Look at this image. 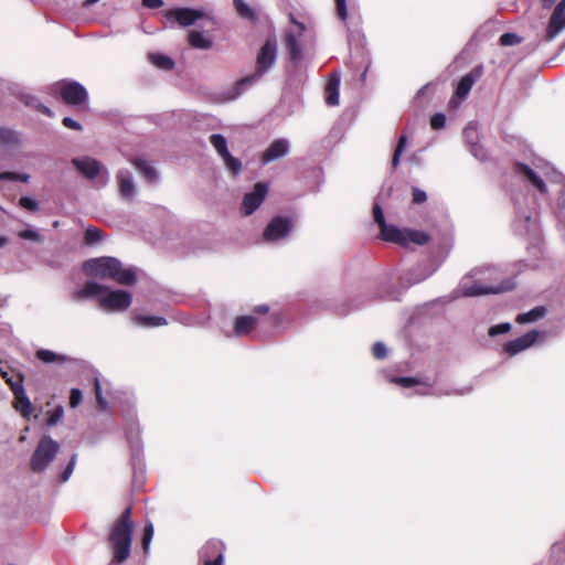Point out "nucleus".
Wrapping results in <instances>:
<instances>
[{
	"mask_svg": "<svg viewBox=\"0 0 565 565\" xmlns=\"http://www.w3.org/2000/svg\"><path fill=\"white\" fill-rule=\"evenodd\" d=\"M502 277L503 271L499 267H476L461 278L455 292L463 297H476L513 289L514 282L511 279H502Z\"/></svg>",
	"mask_w": 565,
	"mask_h": 565,
	"instance_id": "f257e3e1",
	"label": "nucleus"
},
{
	"mask_svg": "<svg viewBox=\"0 0 565 565\" xmlns=\"http://www.w3.org/2000/svg\"><path fill=\"white\" fill-rule=\"evenodd\" d=\"M514 170L518 175L531 184L542 195L547 193L545 181L562 185L557 199V215L559 221L565 223V177L543 159L536 160L534 168L518 162L515 163Z\"/></svg>",
	"mask_w": 565,
	"mask_h": 565,
	"instance_id": "f03ea898",
	"label": "nucleus"
},
{
	"mask_svg": "<svg viewBox=\"0 0 565 565\" xmlns=\"http://www.w3.org/2000/svg\"><path fill=\"white\" fill-rule=\"evenodd\" d=\"M73 300L81 301L96 298L100 309L107 312H121L127 310L132 302V295L122 289L110 290L96 281L88 280L82 289L73 292Z\"/></svg>",
	"mask_w": 565,
	"mask_h": 565,
	"instance_id": "7ed1b4c3",
	"label": "nucleus"
},
{
	"mask_svg": "<svg viewBox=\"0 0 565 565\" xmlns=\"http://www.w3.org/2000/svg\"><path fill=\"white\" fill-rule=\"evenodd\" d=\"M278 56L276 39H268L262 45L256 57L255 71L238 79L224 95L226 100H235L244 94L253 84L259 82L275 65Z\"/></svg>",
	"mask_w": 565,
	"mask_h": 565,
	"instance_id": "20e7f679",
	"label": "nucleus"
},
{
	"mask_svg": "<svg viewBox=\"0 0 565 565\" xmlns=\"http://www.w3.org/2000/svg\"><path fill=\"white\" fill-rule=\"evenodd\" d=\"M83 269L89 277L110 279L122 286H134L137 282V269L134 266L124 267L116 257L90 258L84 263Z\"/></svg>",
	"mask_w": 565,
	"mask_h": 565,
	"instance_id": "39448f33",
	"label": "nucleus"
},
{
	"mask_svg": "<svg viewBox=\"0 0 565 565\" xmlns=\"http://www.w3.org/2000/svg\"><path fill=\"white\" fill-rule=\"evenodd\" d=\"M132 533L134 522L131 521V508L128 507L115 522L109 534L115 562L122 563L129 557Z\"/></svg>",
	"mask_w": 565,
	"mask_h": 565,
	"instance_id": "423d86ee",
	"label": "nucleus"
},
{
	"mask_svg": "<svg viewBox=\"0 0 565 565\" xmlns=\"http://www.w3.org/2000/svg\"><path fill=\"white\" fill-rule=\"evenodd\" d=\"M515 217L513 228L518 235L525 236L536 230L535 202L532 198L523 195L514 198Z\"/></svg>",
	"mask_w": 565,
	"mask_h": 565,
	"instance_id": "0eeeda50",
	"label": "nucleus"
},
{
	"mask_svg": "<svg viewBox=\"0 0 565 565\" xmlns=\"http://www.w3.org/2000/svg\"><path fill=\"white\" fill-rule=\"evenodd\" d=\"M290 25L285 30L284 43L289 61L297 67L303 58L302 36L306 25L298 21L292 13L289 14Z\"/></svg>",
	"mask_w": 565,
	"mask_h": 565,
	"instance_id": "6e6552de",
	"label": "nucleus"
},
{
	"mask_svg": "<svg viewBox=\"0 0 565 565\" xmlns=\"http://www.w3.org/2000/svg\"><path fill=\"white\" fill-rule=\"evenodd\" d=\"M380 236L383 241L407 246L409 243L424 245L429 241L428 234L417 230H401L395 225L385 223L380 227Z\"/></svg>",
	"mask_w": 565,
	"mask_h": 565,
	"instance_id": "1a4fd4ad",
	"label": "nucleus"
},
{
	"mask_svg": "<svg viewBox=\"0 0 565 565\" xmlns=\"http://www.w3.org/2000/svg\"><path fill=\"white\" fill-rule=\"evenodd\" d=\"M60 450L57 441L50 436H43L30 460L31 470L35 473L43 472L47 466L55 459Z\"/></svg>",
	"mask_w": 565,
	"mask_h": 565,
	"instance_id": "9d476101",
	"label": "nucleus"
},
{
	"mask_svg": "<svg viewBox=\"0 0 565 565\" xmlns=\"http://www.w3.org/2000/svg\"><path fill=\"white\" fill-rule=\"evenodd\" d=\"M295 227V220L291 216H274L263 232V241L275 244L286 239Z\"/></svg>",
	"mask_w": 565,
	"mask_h": 565,
	"instance_id": "9b49d317",
	"label": "nucleus"
},
{
	"mask_svg": "<svg viewBox=\"0 0 565 565\" xmlns=\"http://www.w3.org/2000/svg\"><path fill=\"white\" fill-rule=\"evenodd\" d=\"M72 164L88 180H94L100 175L98 180L99 186H105L109 181L108 170L99 161L92 157L74 158L72 160Z\"/></svg>",
	"mask_w": 565,
	"mask_h": 565,
	"instance_id": "f8f14e48",
	"label": "nucleus"
},
{
	"mask_svg": "<svg viewBox=\"0 0 565 565\" xmlns=\"http://www.w3.org/2000/svg\"><path fill=\"white\" fill-rule=\"evenodd\" d=\"M163 17L170 23H175L179 26L188 28L195 24L196 21L204 19L206 13L202 9L181 7L166 10L163 12Z\"/></svg>",
	"mask_w": 565,
	"mask_h": 565,
	"instance_id": "ddd939ff",
	"label": "nucleus"
},
{
	"mask_svg": "<svg viewBox=\"0 0 565 565\" xmlns=\"http://www.w3.org/2000/svg\"><path fill=\"white\" fill-rule=\"evenodd\" d=\"M56 90L61 98L68 105H82L87 102L86 88L75 81H62L56 84Z\"/></svg>",
	"mask_w": 565,
	"mask_h": 565,
	"instance_id": "4468645a",
	"label": "nucleus"
},
{
	"mask_svg": "<svg viewBox=\"0 0 565 565\" xmlns=\"http://www.w3.org/2000/svg\"><path fill=\"white\" fill-rule=\"evenodd\" d=\"M268 193V186L266 183L258 182L255 184L252 192L244 195L241 212L243 215H252L264 202Z\"/></svg>",
	"mask_w": 565,
	"mask_h": 565,
	"instance_id": "2eb2a0df",
	"label": "nucleus"
},
{
	"mask_svg": "<svg viewBox=\"0 0 565 565\" xmlns=\"http://www.w3.org/2000/svg\"><path fill=\"white\" fill-rule=\"evenodd\" d=\"M126 438L131 449V456L134 460V473L135 479L140 478V482H142L143 478V470L141 467V462L139 459V452L141 450V441L139 437V428L136 426L134 427V423L130 425V427L126 428Z\"/></svg>",
	"mask_w": 565,
	"mask_h": 565,
	"instance_id": "dca6fc26",
	"label": "nucleus"
},
{
	"mask_svg": "<svg viewBox=\"0 0 565 565\" xmlns=\"http://www.w3.org/2000/svg\"><path fill=\"white\" fill-rule=\"evenodd\" d=\"M563 30H565V0H561L550 18L545 32V40L553 41Z\"/></svg>",
	"mask_w": 565,
	"mask_h": 565,
	"instance_id": "f3484780",
	"label": "nucleus"
},
{
	"mask_svg": "<svg viewBox=\"0 0 565 565\" xmlns=\"http://www.w3.org/2000/svg\"><path fill=\"white\" fill-rule=\"evenodd\" d=\"M200 561L203 565H223V544L217 540H210L200 550Z\"/></svg>",
	"mask_w": 565,
	"mask_h": 565,
	"instance_id": "a211bd4d",
	"label": "nucleus"
},
{
	"mask_svg": "<svg viewBox=\"0 0 565 565\" xmlns=\"http://www.w3.org/2000/svg\"><path fill=\"white\" fill-rule=\"evenodd\" d=\"M540 337V332L537 330H531L525 334L516 338L512 341H509L504 345V351L510 355H516L518 353L524 351L525 349L533 345Z\"/></svg>",
	"mask_w": 565,
	"mask_h": 565,
	"instance_id": "6ab92c4d",
	"label": "nucleus"
},
{
	"mask_svg": "<svg viewBox=\"0 0 565 565\" xmlns=\"http://www.w3.org/2000/svg\"><path fill=\"white\" fill-rule=\"evenodd\" d=\"M463 138L469 146L471 154L479 160H484L486 151L479 145V131L476 122L471 121L465 127Z\"/></svg>",
	"mask_w": 565,
	"mask_h": 565,
	"instance_id": "aec40b11",
	"label": "nucleus"
},
{
	"mask_svg": "<svg viewBox=\"0 0 565 565\" xmlns=\"http://www.w3.org/2000/svg\"><path fill=\"white\" fill-rule=\"evenodd\" d=\"M289 141L285 138L277 139L273 141L266 151L262 156V163L268 164L275 160L284 158L289 152Z\"/></svg>",
	"mask_w": 565,
	"mask_h": 565,
	"instance_id": "412c9836",
	"label": "nucleus"
},
{
	"mask_svg": "<svg viewBox=\"0 0 565 565\" xmlns=\"http://www.w3.org/2000/svg\"><path fill=\"white\" fill-rule=\"evenodd\" d=\"M482 75V66H477L472 71H470L468 74L461 77L459 81L455 95L458 98H466L468 94L470 93L472 86L480 78Z\"/></svg>",
	"mask_w": 565,
	"mask_h": 565,
	"instance_id": "4be33fe9",
	"label": "nucleus"
},
{
	"mask_svg": "<svg viewBox=\"0 0 565 565\" xmlns=\"http://www.w3.org/2000/svg\"><path fill=\"white\" fill-rule=\"evenodd\" d=\"M117 180L119 183L120 195L125 200H132L136 194V185L131 171L128 169H120L117 173Z\"/></svg>",
	"mask_w": 565,
	"mask_h": 565,
	"instance_id": "5701e85b",
	"label": "nucleus"
},
{
	"mask_svg": "<svg viewBox=\"0 0 565 565\" xmlns=\"http://www.w3.org/2000/svg\"><path fill=\"white\" fill-rule=\"evenodd\" d=\"M134 164L139 173L142 174L145 180L151 184H157L160 180L159 173L153 166L147 160L135 159Z\"/></svg>",
	"mask_w": 565,
	"mask_h": 565,
	"instance_id": "b1692460",
	"label": "nucleus"
},
{
	"mask_svg": "<svg viewBox=\"0 0 565 565\" xmlns=\"http://www.w3.org/2000/svg\"><path fill=\"white\" fill-rule=\"evenodd\" d=\"M131 321L134 324L141 327V328H156V327L166 326L168 323V321L164 317L148 316V315H141V313L134 315L131 318Z\"/></svg>",
	"mask_w": 565,
	"mask_h": 565,
	"instance_id": "393cba45",
	"label": "nucleus"
},
{
	"mask_svg": "<svg viewBox=\"0 0 565 565\" xmlns=\"http://www.w3.org/2000/svg\"><path fill=\"white\" fill-rule=\"evenodd\" d=\"M35 355L41 362L46 363V364H49V363L63 364V363L75 361L71 356L60 354V353H56V352L47 350V349L38 350Z\"/></svg>",
	"mask_w": 565,
	"mask_h": 565,
	"instance_id": "a878e982",
	"label": "nucleus"
},
{
	"mask_svg": "<svg viewBox=\"0 0 565 565\" xmlns=\"http://www.w3.org/2000/svg\"><path fill=\"white\" fill-rule=\"evenodd\" d=\"M257 318L253 316H241L235 320L234 332L236 335H245L250 333L257 324Z\"/></svg>",
	"mask_w": 565,
	"mask_h": 565,
	"instance_id": "bb28decb",
	"label": "nucleus"
},
{
	"mask_svg": "<svg viewBox=\"0 0 565 565\" xmlns=\"http://www.w3.org/2000/svg\"><path fill=\"white\" fill-rule=\"evenodd\" d=\"M339 85L340 76L334 73L326 87V103L329 106H337L339 104Z\"/></svg>",
	"mask_w": 565,
	"mask_h": 565,
	"instance_id": "cd10ccee",
	"label": "nucleus"
},
{
	"mask_svg": "<svg viewBox=\"0 0 565 565\" xmlns=\"http://www.w3.org/2000/svg\"><path fill=\"white\" fill-rule=\"evenodd\" d=\"M189 44L199 50H210L213 46V41L210 38H206L203 32L200 31H191L188 35Z\"/></svg>",
	"mask_w": 565,
	"mask_h": 565,
	"instance_id": "c85d7f7f",
	"label": "nucleus"
},
{
	"mask_svg": "<svg viewBox=\"0 0 565 565\" xmlns=\"http://www.w3.org/2000/svg\"><path fill=\"white\" fill-rule=\"evenodd\" d=\"M14 398H15V405H14L15 409L24 418H29L33 411V407H32V403H31L30 398L25 394L24 388H19V396H17Z\"/></svg>",
	"mask_w": 565,
	"mask_h": 565,
	"instance_id": "c756f323",
	"label": "nucleus"
},
{
	"mask_svg": "<svg viewBox=\"0 0 565 565\" xmlns=\"http://www.w3.org/2000/svg\"><path fill=\"white\" fill-rule=\"evenodd\" d=\"M149 61L158 68L164 71H171L174 67V61L164 54L160 53H149Z\"/></svg>",
	"mask_w": 565,
	"mask_h": 565,
	"instance_id": "7c9ffc66",
	"label": "nucleus"
},
{
	"mask_svg": "<svg viewBox=\"0 0 565 565\" xmlns=\"http://www.w3.org/2000/svg\"><path fill=\"white\" fill-rule=\"evenodd\" d=\"M545 313H546V309L542 306H539V307L531 309L527 312L520 313L516 317V322H519V323L535 322L539 319L543 318L545 316Z\"/></svg>",
	"mask_w": 565,
	"mask_h": 565,
	"instance_id": "2f4dec72",
	"label": "nucleus"
},
{
	"mask_svg": "<svg viewBox=\"0 0 565 565\" xmlns=\"http://www.w3.org/2000/svg\"><path fill=\"white\" fill-rule=\"evenodd\" d=\"M234 4L236 8L237 13L243 18L250 22H257L258 15L256 11L250 8L247 3H245L243 0H234Z\"/></svg>",
	"mask_w": 565,
	"mask_h": 565,
	"instance_id": "473e14b6",
	"label": "nucleus"
},
{
	"mask_svg": "<svg viewBox=\"0 0 565 565\" xmlns=\"http://www.w3.org/2000/svg\"><path fill=\"white\" fill-rule=\"evenodd\" d=\"M21 100L29 107H33L35 109H38L39 111H41L42 114L44 115H47V116H52V111L51 109L43 105L35 96H32L30 94H22L21 95Z\"/></svg>",
	"mask_w": 565,
	"mask_h": 565,
	"instance_id": "72a5a7b5",
	"label": "nucleus"
},
{
	"mask_svg": "<svg viewBox=\"0 0 565 565\" xmlns=\"http://www.w3.org/2000/svg\"><path fill=\"white\" fill-rule=\"evenodd\" d=\"M20 142L17 131L0 127V146H14Z\"/></svg>",
	"mask_w": 565,
	"mask_h": 565,
	"instance_id": "f704fd0d",
	"label": "nucleus"
},
{
	"mask_svg": "<svg viewBox=\"0 0 565 565\" xmlns=\"http://www.w3.org/2000/svg\"><path fill=\"white\" fill-rule=\"evenodd\" d=\"M210 142L222 158L226 153H228L227 141L226 138L221 134H213L210 136Z\"/></svg>",
	"mask_w": 565,
	"mask_h": 565,
	"instance_id": "c9c22d12",
	"label": "nucleus"
},
{
	"mask_svg": "<svg viewBox=\"0 0 565 565\" xmlns=\"http://www.w3.org/2000/svg\"><path fill=\"white\" fill-rule=\"evenodd\" d=\"M227 170L237 177L242 172V162L239 159L233 157L230 152L222 157Z\"/></svg>",
	"mask_w": 565,
	"mask_h": 565,
	"instance_id": "e433bc0d",
	"label": "nucleus"
},
{
	"mask_svg": "<svg viewBox=\"0 0 565 565\" xmlns=\"http://www.w3.org/2000/svg\"><path fill=\"white\" fill-rule=\"evenodd\" d=\"M103 233L97 227L89 226L85 231L84 241L87 245H93L100 242Z\"/></svg>",
	"mask_w": 565,
	"mask_h": 565,
	"instance_id": "4c0bfd02",
	"label": "nucleus"
},
{
	"mask_svg": "<svg viewBox=\"0 0 565 565\" xmlns=\"http://www.w3.org/2000/svg\"><path fill=\"white\" fill-rule=\"evenodd\" d=\"M407 143V137L405 135H402L398 139V142L396 145V148L394 150L393 159H392V166L393 168H397L399 164L401 156L406 147Z\"/></svg>",
	"mask_w": 565,
	"mask_h": 565,
	"instance_id": "58836bf2",
	"label": "nucleus"
},
{
	"mask_svg": "<svg viewBox=\"0 0 565 565\" xmlns=\"http://www.w3.org/2000/svg\"><path fill=\"white\" fill-rule=\"evenodd\" d=\"M94 391L99 409L107 411L108 403L106 398L103 396L102 384L98 377H95L94 380Z\"/></svg>",
	"mask_w": 565,
	"mask_h": 565,
	"instance_id": "ea45409f",
	"label": "nucleus"
},
{
	"mask_svg": "<svg viewBox=\"0 0 565 565\" xmlns=\"http://www.w3.org/2000/svg\"><path fill=\"white\" fill-rule=\"evenodd\" d=\"M521 41H522V38L519 36L516 33H512V32L503 33L499 39V42L502 46L515 45V44L521 43Z\"/></svg>",
	"mask_w": 565,
	"mask_h": 565,
	"instance_id": "a19ab883",
	"label": "nucleus"
},
{
	"mask_svg": "<svg viewBox=\"0 0 565 565\" xmlns=\"http://www.w3.org/2000/svg\"><path fill=\"white\" fill-rule=\"evenodd\" d=\"M390 382L398 384L403 387H413L420 384L416 377L412 376H395L390 379Z\"/></svg>",
	"mask_w": 565,
	"mask_h": 565,
	"instance_id": "79ce46f5",
	"label": "nucleus"
},
{
	"mask_svg": "<svg viewBox=\"0 0 565 565\" xmlns=\"http://www.w3.org/2000/svg\"><path fill=\"white\" fill-rule=\"evenodd\" d=\"M19 237L26 241L40 243L43 241V236L33 228H26L19 233Z\"/></svg>",
	"mask_w": 565,
	"mask_h": 565,
	"instance_id": "37998d69",
	"label": "nucleus"
},
{
	"mask_svg": "<svg viewBox=\"0 0 565 565\" xmlns=\"http://www.w3.org/2000/svg\"><path fill=\"white\" fill-rule=\"evenodd\" d=\"M152 537H153V525L149 521L146 523V525L143 527L142 547L145 551L149 550Z\"/></svg>",
	"mask_w": 565,
	"mask_h": 565,
	"instance_id": "c03bdc74",
	"label": "nucleus"
},
{
	"mask_svg": "<svg viewBox=\"0 0 565 565\" xmlns=\"http://www.w3.org/2000/svg\"><path fill=\"white\" fill-rule=\"evenodd\" d=\"M76 460H77V455L76 454H73L67 466L65 467V469L62 471L61 476H60V481L63 483V482H66L70 477L72 476L73 473V470L75 468V465H76Z\"/></svg>",
	"mask_w": 565,
	"mask_h": 565,
	"instance_id": "a18cd8bd",
	"label": "nucleus"
},
{
	"mask_svg": "<svg viewBox=\"0 0 565 565\" xmlns=\"http://www.w3.org/2000/svg\"><path fill=\"white\" fill-rule=\"evenodd\" d=\"M19 205L31 212L39 211V203L30 196H21L19 199Z\"/></svg>",
	"mask_w": 565,
	"mask_h": 565,
	"instance_id": "49530a36",
	"label": "nucleus"
},
{
	"mask_svg": "<svg viewBox=\"0 0 565 565\" xmlns=\"http://www.w3.org/2000/svg\"><path fill=\"white\" fill-rule=\"evenodd\" d=\"M64 415V408L63 406H56L52 412L49 414L47 418V425L49 426H55L63 417Z\"/></svg>",
	"mask_w": 565,
	"mask_h": 565,
	"instance_id": "de8ad7c7",
	"label": "nucleus"
},
{
	"mask_svg": "<svg viewBox=\"0 0 565 565\" xmlns=\"http://www.w3.org/2000/svg\"><path fill=\"white\" fill-rule=\"evenodd\" d=\"M510 330H511V323L502 322V323L492 326L489 329L488 334L490 337H497L499 334L508 333Z\"/></svg>",
	"mask_w": 565,
	"mask_h": 565,
	"instance_id": "09e8293b",
	"label": "nucleus"
},
{
	"mask_svg": "<svg viewBox=\"0 0 565 565\" xmlns=\"http://www.w3.org/2000/svg\"><path fill=\"white\" fill-rule=\"evenodd\" d=\"M372 354L375 359L382 360L387 355V348L383 342H375L372 347Z\"/></svg>",
	"mask_w": 565,
	"mask_h": 565,
	"instance_id": "8fccbe9b",
	"label": "nucleus"
},
{
	"mask_svg": "<svg viewBox=\"0 0 565 565\" xmlns=\"http://www.w3.org/2000/svg\"><path fill=\"white\" fill-rule=\"evenodd\" d=\"M446 125V116L443 113H437L430 118V126L433 129L438 130Z\"/></svg>",
	"mask_w": 565,
	"mask_h": 565,
	"instance_id": "3c124183",
	"label": "nucleus"
},
{
	"mask_svg": "<svg viewBox=\"0 0 565 565\" xmlns=\"http://www.w3.org/2000/svg\"><path fill=\"white\" fill-rule=\"evenodd\" d=\"M83 399V394L79 388H72L70 393V406L72 408L77 407Z\"/></svg>",
	"mask_w": 565,
	"mask_h": 565,
	"instance_id": "603ef678",
	"label": "nucleus"
},
{
	"mask_svg": "<svg viewBox=\"0 0 565 565\" xmlns=\"http://www.w3.org/2000/svg\"><path fill=\"white\" fill-rule=\"evenodd\" d=\"M373 217L379 227L383 226L386 223L383 210L377 203H375L373 206Z\"/></svg>",
	"mask_w": 565,
	"mask_h": 565,
	"instance_id": "864d4df0",
	"label": "nucleus"
},
{
	"mask_svg": "<svg viewBox=\"0 0 565 565\" xmlns=\"http://www.w3.org/2000/svg\"><path fill=\"white\" fill-rule=\"evenodd\" d=\"M412 196H413L412 201L415 204H422V203L426 202V200H427L426 192L418 188H413Z\"/></svg>",
	"mask_w": 565,
	"mask_h": 565,
	"instance_id": "5fc2aeb1",
	"label": "nucleus"
},
{
	"mask_svg": "<svg viewBox=\"0 0 565 565\" xmlns=\"http://www.w3.org/2000/svg\"><path fill=\"white\" fill-rule=\"evenodd\" d=\"M337 12L341 20L348 17L347 0H335Z\"/></svg>",
	"mask_w": 565,
	"mask_h": 565,
	"instance_id": "6e6d98bb",
	"label": "nucleus"
},
{
	"mask_svg": "<svg viewBox=\"0 0 565 565\" xmlns=\"http://www.w3.org/2000/svg\"><path fill=\"white\" fill-rule=\"evenodd\" d=\"M62 124L66 128H70V129H73V130H82L81 124L78 121L74 120L71 117H64L63 120H62Z\"/></svg>",
	"mask_w": 565,
	"mask_h": 565,
	"instance_id": "4d7b16f0",
	"label": "nucleus"
},
{
	"mask_svg": "<svg viewBox=\"0 0 565 565\" xmlns=\"http://www.w3.org/2000/svg\"><path fill=\"white\" fill-rule=\"evenodd\" d=\"M19 173L18 172H0V181H18Z\"/></svg>",
	"mask_w": 565,
	"mask_h": 565,
	"instance_id": "13d9d810",
	"label": "nucleus"
},
{
	"mask_svg": "<svg viewBox=\"0 0 565 565\" xmlns=\"http://www.w3.org/2000/svg\"><path fill=\"white\" fill-rule=\"evenodd\" d=\"M142 4L149 9H159L163 6L162 0H142Z\"/></svg>",
	"mask_w": 565,
	"mask_h": 565,
	"instance_id": "bf43d9fd",
	"label": "nucleus"
},
{
	"mask_svg": "<svg viewBox=\"0 0 565 565\" xmlns=\"http://www.w3.org/2000/svg\"><path fill=\"white\" fill-rule=\"evenodd\" d=\"M9 384H10V387H11V391H12L14 397L19 396V388H24L23 385H22V380L21 379H19L15 382L9 381Z\"/></svg>",
	"mask_w": 565,
	"mask_h": 565,
	"instance_id": "052dcab7",
	"label": "nucleus"
},
{
	"mask_svg": "<svg viewBox=\"0 0 565 565\" xmlns=\"http://www.w3.org/2000/svg\"><path fill=\"white\" fill-rule=\"evenodd\" d=\"M269 310V307L267 305H259V306H256L254 311L257 312V313H266L268 312Z\"/></svg>",
	"mask_w": 565,
	"mask_h": 565,
	"instance_id": "680f3d73",
	"label": "nucleus"
},
{
	"mask_svg": "<svg viewBox=\"0 0 565 565\" xmlns=\"http://www.w3.org/2000/svg\"><path fill=\"white\" fill-rule=\"evenodd\" d=\"M556 0H541L544 9H551Z\"/></svg>",
	"mask_w": 565,
	"mask_h": 565,
	"instance_id": "e2e57ef3",
	"label": "nucleus"
},
{
	"mask_svg": "<svg viewBox=\"0 0 565 565\" xmlns=\"http://www.w3.org/2000/svg\"><path fill=\"white\" fill-rule=\"evenodd\" d=\"M428 275H423V276H419V277H416V278H413V279H408L407 282H408V286L409 285H413V284H417L422 280H424Z\"/></svg>",
	"mask_w": 565,
	"mask_h": 565,
	"instance_id": "0e129e2a",
	"label": "nucleus"
},
{
	"mask_svg": "<svg viewBox=\"0 0 565 565\" xmlns=\"http://www.w3.org/2000/svg\"><path fill=\"white\" fill-rule=\"evenodd\" d=\"M430 394L441 396V395H450V394H452V392L441 391V390L437 388V390H434Z\"/></svg>",
	"mask_w": 565,
	"mask_h": 565,
	"instance_id": "69168bd1",
	"label": "nucleus"
},
{
	"mask_svg": "<svg viewBox=\"0 0 565 565\" xmlns=\"http://www.w3.org/2000/svg\"><path fill=\"white\" fill-rule=\"evenodd\" d=\"M402 295V291H397V292H390L387 294L386 298L388 300H397L399 298V296Z\"/></svg>",
	"mask_w": 565,
	"mask_h": 565,
	"instance_id": "338daca9",
	"label": "nucleus"
},
{
	"mask_svg": "<svg viewBox=\"0 0 565 565\" xmlns=\"http://www.w3.org/2000/svg\"><path fill=\"white\" fill-rule=\"evenodd\" d=\"M30 179V175L28 173H19V179L18 181H21V182H28Z\"/></svg>",
	"mask_w": 565,
	"mask_h": 565,
	"instance_id": "774afa93",
	"label": "nucleus"
}]
</instances>
